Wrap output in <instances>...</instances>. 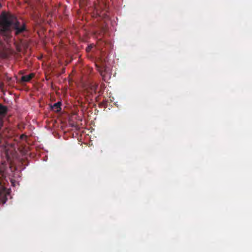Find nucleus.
Masks as SVG:
<instances>
[{"label": "nucleus", "instance_id": "nucleus-3", "mask_svg": "<svg viewBox=\"0 0 252 252\" xmlns=\"http://www.w3.org/2000/svg\"><path fill=\"white\" fill-rule=\"evenodd\" d=\"M35 76V74L32 73L28 75L22 76L21 78V82H30L31 80Z\"/></svg>", "mask_w": 252, "mask_h": 252}, {"label": "nucleus", "instance_id": "nucleus-2", "mask_svg": "<svg viewBox=\"0 0 252 252\" xmlns=\"http://www.w3.org/2000/svg\"><path fill=\"white\" fill-rule=\"evenodd\" d=\"M61 105L62 102L61 101H58L51 106V109L56 113H58L61 110Z\"/></svg>", "mask_w": 252, "mask_h": 252}, {"label": "nucleus", "instance_id": "nucleus-4", "mask_svg": "<svg viewBox=\"0 0 252 252\" xmlns=\"http://www.w3.org/2000/svg\"><path fill=\"white\" fill-rule=\"evenodd\" d=\"M97 88V85H92L90 87V90H87V93L89 94L90 93L91 94H92L93 93H95Z\"/></svg>", "mask_w": 252, "mask_h": 252}, {"label": "nucleus", "instance_id": "nucleus-6", "mask_svg": "<svg viewBox=\"0 0 252 252\" xmlns=\"http://www.w3.org/2000/svg\"><path fill=\"white\" fill-rule=\"evenodd\" d=\"M92 48V46L91 45L87 47L86 48L87 52H89L91 50Z\"/></svg>", "mask_w": 252, "mask_h": 252}, {"label": "nucleus", "instance_id": "nucleus-7", "mask_svg": "<svg viewBox=\"0 0 252 252\" xmlns=\"http://www.w3.org/2000/svg\"><path fill=\"white\" fill-rule=\"evenodd\" d=\"M101 75H103V72H101Z\"/></svg>", "mask_w": 252, "mask_h": 252}, {"label": "nucleus", "instance_id": "nucleus-5", "mask_svg": "<svg viewBox=\"0 0 252 252\" xmlns=\"http://www.w3.org/2000/svg\"><path fill=\"white\" fill-rule=\"evenodd\" d=\"M7 113L6 106L0 104V115H4Z\"/></svg>", "mask_w": 252, "mask_h": 252}, {"label": "nucleus", "instance_id": "nucleus-1", "mask_svg": "<svg viewBox=\"0 0 252 252\" xmlns=\"http://www.w3.org/2000/svg\"><path fill=\"white\" fill-rule=\"evenodd\" d=\"M15 30V34L18 35L26 31V26L23 24L21 26L16 19L11 15H7L2 13L0 15V31H8L10 27Z\"/></svg>", "mask_w": 252, "mask_h": 252}]
</instances>
